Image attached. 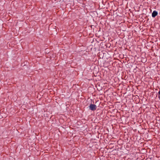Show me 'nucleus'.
Segmentation results:
<instances>
[{
	"label": "nucleus",
	"instance_id": "obj_1",
	"mask_svg": "<svg viewBox=\"0 0 160 160\" xmlns=\"http://www.w3.org/2000/svg\"><path fill=\"white\" fill-rule=\"evenodd\" d=\"M89 108L91 110L94 111L96 109L97 106L95 104H91L89 106Z\"/></svg>",
	"mask_w": 160,
	"mask_h": 160
},
{
	"label": "nucleus",
	"instance_id": "obj_2",
	"mask_svg": "<svg viewBox=\"0 0 160 160\" xmlns=\"http://www.w3.org/2000/svg\"><path fill=\"white\" fill-rule=\"evenodd\" d=\"M158 14V12L156 10L154 11L152 14V16L153 18L155 17Z\"/></svg>",
	"mask_w": 160,
	"mask_h": 160
},
{
	"label": "nucleus",
	"instance_id": "obj_3",
	"mask_svg": "<svg viewBox=\"0 0 160 160\" xmlns=\"http://www.w3.org/2000/svg\"><path fill=\"white\" fill-rule=\"evenodd\" d=\"M158 98H159V99L160 100V90L159 91V92L158 93Z\"/></svg>",
	"mask_w": 160,
	"mask_h": 160
}]
</instances>
